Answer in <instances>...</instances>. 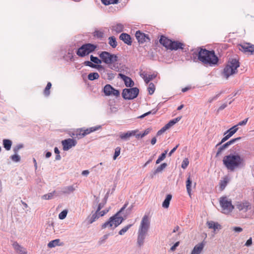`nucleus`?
Here are the masks:
<instances>
[{
	"instance_id": "obj_36",
	"label": "nucleus",
	"mask_w": 254,
	"mask_h": 254,
	"mask_svg": "<svg viewBox=\"0 0 254 254\" xmlns=\"http://www.w3.org/2000/svg\"><path fill=\"white\" fill-rule=\"evenodd\" d=\"M55 194H56V191L54 190L52 192L43 195L42 196V198L43 199H45V200L51 199L53 198V197Z\"/></svg>"
},
{
	"instance_id": "obj_61",
	"label": "nucleus",
	"mask_w": 254,
	"mask_h": 254,
	"mask_svg": "<svg viewBox=\"0 0 254 254\" xmlns=\"http://www.w3.org/2000/svg\"><path fill=\"white\" fill-rule=\"evenodd\" d=\"M150 132V130L149 129H146L144 131V132L141 135V138H142L144 136H145V135H146L147 134H148L149 133V132Z\"/></svg>"
},
{
	"instance_id": "obj_13",
	"label": "nucleus",
	"mask_w": 254,
	"mask_h": 254,
	"mask_svg": "<svg viewBox=\"0 0 254 254\" xmlns=\"http://www.w3.org/2000/svg\"><path fill=\"white\" fill-rule=\"evenodd\" d=\"M239 50L244 53L254 54V45L250 43H245L239 45Z\"/></svg>"
},
{
	"instance_id": "obj_39",
	"label": "nucleus",
	"mask_w": 254,
	"mask_h": 254,
	"mask_svg": "<svg viewBox=\"0 0 254 254\" xmlns=\"http://www.w3.org/2000/svg\"><path fill=\"white\" fill-rule=\"evenodd\" d=\"M52 84L51 82H48L47 84L46 87H45L44 91V94L45 96H48L50 94V89L51 88Z\"/></svg>"
},
{
	"instance_id": "obj_62",
	"label": "nucleus",
	"mask_w": 254,
	"mask_h": 254,
	"mask_svg": "<svg viewBox=\"0 0 254 254\" xmlns=\"http://www.w3.org/2000/svg\"><path fill=\"white\" fill-rule=\"evenodd\" d=\"M179 244V242H176L171 248V250L173 251H174L176 249V247L178 246Z\"/></svg>"
},
{
	"instance_id": "obj_8",
	"label": "nucleus",
	"mask_w": 254,
	"mask_h": 254,
	"mask_svg": "<svg viewBox=\"0 0 254 254\" xmlns=\"http://www.w3.org/2000/svg\"><path fill=\"white\" fill-rule=\"evenodd\" d=\"M99 57L102 61L109 66L117 62L118 57L116 55L112 54L108 52H102L99 54Z\"/></svg>"
},
{
	"instance_id": "obj_30",
	"label": "nucleus",
	"mask_w": 254,
	"mask_h": 254,
	"mask_svg": "<svg viewBox=\"0 0 254 254\" xmlns=\"http://www.w3.org/2000/svg\"><path fill=\"white\" fill-rule=\"evenodd\" d=\"M181 119V117H177L174 119H173L169 122L168 124H167L166 126V128H168V129L174 126L175 124L178 122Z\"/></svg>"
},
{
	"instance_id": "obj_20",
	"label": "nucleus",
	"mask_w": 254,
	"mask_h": 254,
	"mask_svg": "<svg viewBox=\"0 0 254 254\" xmlns=\"http://www.w3.org/2000/svg\"><path fill=\"white\" fill-rule=\"evenodd\" d=\"M138 131V130L128 131L127 132L120 134V137L122 139H128L130 137L135 135V133Z\"/></svg>"
},
{
	"instance_id": "obj_15",
	"label": "nucleus",
	"mask_w": 254,
	"mask_h": 254,
	"mask_svg": "<svg viewBox=\"0 0 254 254\" xmlns=\"http://www.w3.org/2000/svg\"><path fill=\"white\" fill-rule=\"evenodd\" d=\"M76 143V140L71 138H68L62 141L63 149L65 151L68 150L71 147L75 146Z\"/></svg>"
},
{
	"instance_id": "obj_19",
	"label": "nucleus",
	"mask_w": 254,
	"mask_h": 254,
	"mask_svg": "<svg viewBox=\"0 0 254 254\" xmlns=\"http://www.w3.org/2000/svg\"><path fill=\"white\" fill-rule=\"evenodd\" d=\"M119 38L120 40L124 41V42L128 45H131L132 43L131 38L129 35L127 33H122Z\"/></svg>"
},
{
	"instance_id": "obj_46",
	"label": "nucleus",
	"mask_w": 254,
	"mask_h": 254,
	"mask_svg": "<svg viewBox=\"0 0 254 254\" xmlns=\"http://www.w3.org/2000/svg\"><path fill=\"white\" fill-rule=\"evenodd\" d=\"M155 90V87L153 83H150L149 84L148 87V91L149 93V94L152 95L154 93V91Z\"/></svg>"
},
{
	"instance_id": "obj_55",
	"label": "nucleus",
	"mask_w": 254,
	"mask_h": 254,
	"mask_svg": "<svg viewBox=\"0 0 254 254\" xmlns=\"http://www.w3.org/2000/svg\"><path fill=\"white\" fill-rule=\"evenodd\" d=\"M248 119L249 118H247L246 119H245V120H244L243 121H241V122H240L238 124H237V127L238 126H244L245 125H246L248 121Z\"/></svg>"
},
{
	"instance_id": "obj_6",
	"label": "nucleus",
	"mask_w": 254,
	"mask_h": 254,
	"mask_svg": "<svg viewBox=\"0 0 254 254\" xmlns=\"http://www.w3.org/2000/svg\"><path fill=\"white\" fill-rule=\"evenodd\" d=\"M219 203L222 209L221 212L224 214H229L234 209L231 199L226 196L221 197L219 199Z\"/></svg>"
},
{
	"instance_id": "obj_26",
	"label": "nucleus",
	"mask_w": 254,
	"mask_h": 254,
	"mask_svg": "<svg viewBox=\"0 0 254 254\" xmlns=\"http://www.w3.org/2000/svg\"><path fill=\"white\" fill-rule=\"evenodd\" d=\"M124 25L122 24H117L112 27V31L116 32V33H121L123 31Z\"/></svg>"
},
{
	"instance_id": "obj_2",
	"label": "nucleus",
	"mask_w": 254,
	"mask_h": 254,
	"mask_svg": "<svg viewBox=\"0 0 254 254\" xmlns=\"http://www.w3.org/2000/svg\"><path fill=\"white\" fill-rule=\"evenodd\" d=\"M222 162L226 169L231 172L244 165V159L238 154L226 155L223 157Z\"/></svg>"
},
{
	"instance_id": "obj_22",
	"label": "nucleus",
	"mask_w": 254,
	"mask_h": 254,
	"mask_svg": "<svg viewBox=\"0 0 254 254\" xmlns=\"http://www.w3.org/2000/svg\"><path fill=\"white\" fill-rule=\"evenodd\" d=\"M140 76L143 78L145 83H148L150 80L155 78L156 75L154 74L147 75L146 73L143 72L140 73Z\"/></svg>"
},
{
	"instance_id": "obj_7",
	"label": "nucleus",
	"mask_w": 254,
	"mask_h": 254,
	"mask_svg": "<svg viewBox=\"0 0 254 254\" xmlns=\"http://www.w3.org/2000/svg\"><path fill=\"white\" fill-rule=\"evenodd\" d=\"M97 48V45L88 43L83 45L77 51L76 54L81 57H85L94 51Z\"/></svg>"
},
{
	"instance_id": "obj_43",
	"label": "nucleus",
	"mask_w": 254,
	"mask_h": 254,
	"mask_svg": "<svg viewBox=\"0 0 254 254\" xmlns=\"http://www.w3.org/2000/svg\"><path fill=\"white\" fill-rule=\"evenodd\" d=\"M168 152V150H165L157 159L156 161V164H159L161 161L163 160L166 158V154Z\"/></svg>"
},
{
	"instance_id": "obj_9",
	"label": "nucleus",
	"mask_w": 254,
	"mask_h": 254,
	"mask_svg": "<svg viewBox=\"0 0 254 254\" xmlns=\"http://www.w3.org/2000/svg\"><path fill=\"white\" fill-rule=\"evenodd\" d=\"M235 206L240 214L245 217L247 216V212L252 208L251 203L247 200L238 201L236 203Z\"/></svg>"
},
{
	"instance_id": "obj_60",
	"label": "nucleus",
	"mask_w": 254,
	"mask_h": 254,
	"mask_svg": "<svg viewBox=\"0 0 254 254\" xmlns=\"http://www.w3.org/2000/svg\"><path fill=\"white\" fill-rule=\"evenodd\" d=\"M233 230L236 232H241L243 230L242 228L239 227H235L233 228Z\"/></svg>"
},
{
	"instance_id": "obj_32",
	"label": "nucleus",
	"mask_w": 254,
	"mask_h": 254,
	"mask_svg": "<svg viewBox=\"0 0 254 254\" xmlns=\"http://www.w3.org/2000/svg\"><path fill=\"white\" fill-rule=\"evenodd\" d=\"M109 44L113 48H115L117 46V42L114 36L110 37L108 38Z\"/></svg>"
},
{
	"instance_id": "obj_54",
	"label": "nucleus",
	"mask_w": 254,
	"mask_h": 254,
	"mask_svg": "<svg viewBox=\"0 0 254 254\" xmlns=\"http://www.w3.org/2000/svg\"><path fill=\"white\" fill-rule=\"evenodd\" d=\"M168 128H166V126H165L164 127H163L160 130H159L157 134L158 135H161L162 133L164 132L167 129H168Z\"/></svg>"
},
{
	"instance_id": "obj_44",
	"label": "nucleus",
	"mask_w": 254,
	"mask_h": 254,
	"mask_svg": "<svg viewBox=\"0 0 254 254\" xmlns=\"http://www.w3.org/2000/svg\"><path fill=\"white\" fill-rule=\"evenodd\" d=\"M119 0H102V2L103 4L106 5H109L110 4L117 3Z\"/></svg>"
},
{
	"instance_id": "obj_42",
	"label": "nucleus",
	"mask_w": 254,
	"mask_h": 254,
	"mask_svg": "<svg viewBox=\"0 0 254 254\" xmlns=\"http://www.w3.org/2000/svg\"><path fill=\"white\" fill-rule=\"evenodd\" d=\"M90 60L92 62L97 64H101L102 62L101 59H99L97 57H94L92 55L90 56Z\"/></svg>"
},
{
	"instance_id": "obj_23",
	"label": "nucleus",
	"mask_w": 254,
	"mask_h": 254,
	"mask_svg": "<svg viewBox=\"0 0 254 254\" xmlns=\"http://www.w3.org/2000/svg\"><path fill=\"white\" fill-rule=\"evenodd\" d=\"M147 233L139 231L138 232L137 244L139 246L143 244L144 240Z\"/></svg>"
},
{
	"instance_id": "obj_29",
	"label": "nucleus",
	"mask_w": 254,
	"mask_h": 254,
	"mask_svg": "<svg viewBox=\"0 0 254 254\" xmlns=\"http://www.w3.org/2000/svg\"><path fill=\"white\" fill-rule=\"evenodd\" d=\"M172 198L171 194H168L162 203V206L164 208H168L169 206L170 201Z\"/></svg>"
},
{
	"instance_id": "obj_5",
	"label": "nucleus",
	"mask_w": 254,
	"mask_h": 254,
	"mask_svg": "<svg viewBox=\"0 0 254 254\" xmlns=\"http://www.w3.org/2000/svg\"><path fill=\"white\" fill-rule=\"evenodd\" d=\"M240 66V64L238 61L236 59H232L230 61L223 70V75L228 78L230 76L237 73V68Z\"/></svg>"
},
{
	"instance_id": "obj_50",
	"label": "nucleus",
	"mask_w": 254,
	"mask_h": 254,
	"mask_svg": "<svg viewBox=\"0 0 254 254\" xmlns=\"http://www.w3.org/2000/svg\"><path fill=\"white\" fill-rule=\"evenodd\" d=\"M230 137H231L230 136H229V134H227L226 135H225L222 139H221V141L219 143H218L217 145H216V147H217L218 146H219L220 145H221L222 143H223V142H224L225 141H226V140H227Z\"/></svg>"
},
{
	"instance_id": "obj_45",
	"label": "nucleus",
	"mask_w": 254,
	"mask_h": 254,
	"mask_svg": "<svg viewBox=\"0 0 254 254\" xmlns=\"http://www.w3.org/2000/svg\"><path fill=\"white\" fill-rule=\"evenodd\" d=\"M132 226V224L128 225L124 228H123L119 232V234L120 235H124Z\"/></svg>"
},
{
	"instance_id": "obj_64",
	"label": "nucleus",
	"mask_w": 254,
	"mask_h": 254,
	"mask_svg": "<svg viewBox=\"0 0 254 254\" xmlns=\"http://www.w3.org/2000/svg\"><path fill=\"white\" fill-rule=\"evenodd\" d=\"M156 137H153L151 139V143L152 145H154L156 143Z\"/></svg>"
},
{
	"instance_id": "obj_48",
	"label": "nucleus",
	"mask_w": 254,
	"mask_h": 254,
	"mask_svg": "<svg viewBox=\"0 0 254 254\" xmlns=\"http://www.w3.org/2000/svg\"><path fill=\"white\" fill-rule=\"evenodd\" d=\"M121 152V148L117 147L116 148L115 150L114 155L113 156V159L116 160L117 158L120 155Z\"/></svg>"
},
{
	"instance_id": "obj_25",
	"label": "nucleus",
	"mask_w": 254,
	"mask_h": 254,
	"mask_svg": "<svg viewBox=\"0 0 254 254\" xmlns=\"http://www.w3.org/2000/svg\"><path fill=\"white\" fill-rule=\"evenodd\" d=\"M207 224L209 229H213L214 231L221 228V226L218 223L212 221L207 222Z\"/></svg>"
},
{
	"instance_id": "obj_56",
	"label": "nucleus",
	"mask_w": 254,
	"mask_h": 254,
	"mask_svg": "<svg viewBox=\"0 0 254 254\" xmlns=\"http://www.w3.org/2000/svg\"><path fill=\"white\" fill-rule=\"evenodd\" d=\"M105 203H100L98 204L97 209L95 212H98L101 210V209L104 206Z\"/></svg>"
},
{
	"instance_id": "obj_31",
	"label": "nucleus",
	"mask_w": 254,
	"mask_h": 254,
	"mask_svg": "<svg viewBox=\"0 0 254 254\" xmlns=\"http://www.w3.org/2000/svg\"><path fill=\"white\" fill-rule=\"evenodd\" d=\"M238 129V128L237 127V126H234L227 131H226V132H225L224 135H226L227 133H228L229 136L231 137L235 132H236Z\"/></svg>"
},
{
	"instance_id": "obj_52",
	"label": "nucleus",
	"mask_w": 254,
	"mask_h": 254,
	"mask_svg": "<svg viewBox=\"0 0 254 254\" xmlns=\"http://www.w3.org/2000/svg\"><path fill=\"white\" fill-rule=\"evenodd\" d=\"M167 166V164L165 163H164L160 165L156 169V172H159L163 170L164 168H166Z\"/></svg>"
},
{
	"instance_id": "obj_12",
	"label": "nucleus",
	"mask_w": 254,
	"mask_h": 254,
	"mask_svg": "<svg viewBox=\"0 0 254 254\" xmlns=\"http://www.w3.org/2000/svg\"><path fill=\"white\" fill-rule=\"evenodd\" d=\"M103 92L106 96H114L118 97L120 96V91L113 88L110 84H106L103 88Z\"/></svg>"
},
{
	"instance_id": "obj_21",
	"label": "nucleus",
	"mask_w": 254,
	"mask_h": 254,
	"mask_svg": "<svg viewBox=\"0 0 254 254\" xmlns=\"http://www.w3.org/2000/svg\"><path fill=\"white\" fill-rule=\"evenodd\" d=\"M204 246L203 243H199L194 246L190 254H199L202 251Z\"/></svg>"
},
{
	"instance_id": "obj_38",
	"label": "nucleus",
	"mask_w": 254,
	"mask_h": 254,
	"mask_svg": "<svg viewBox=\"0 0 254 254\" xmlns=\"http://www.w3.org/2000/svg\"><path fill=\"white\" fill-rule=\"evenodd\" d=\"M93 36L98 38L101 39L104 36V32L101 30H95L93 33Z\"/></svg>"
},
{
	"instance_id": "obj_16",
	"label": "nucleus",
	"mask_w": 254,
	"mask_h": 254,
	"mask_svg": "<svg viewBox=\"0 0 254 254\" xmlns=\"http://www.w3.org/2000/svg\"><path fill=\"white\" fill-rule=\"evenodd\" d=\"M241 139V137H239L236 138L232 139L230 140V141L227 142L223 145H221L218 148L217 152L216 154V156L218 157L220 155L222 154V151L226 148H227L230 145L233 144L234 142H235L236 141L240 140Z\"/></svg>"
},
{
	"instance_id": "obj_1",
	"label": "nucleus",
	"mask_w": 254,
	"mask_h": 254,
	"mask_svg": "<svg viewBox=\"0 0 254 254\" xmlns=\"http://www.w3.org/2000/svg\"><path fill=\"white\" fill-rule=\"evenodd\" d=\"M197 59L204 65L212 66L217 64L218 58L216 56L214 51H208L205 49L198 48L196 53L193 54Z\"/></svg>"
},
{
	"instance_id": "obj_14",
	"label": "nucleus",
	"mask_w": 254,
	"mask_h": 254,
	"mask_svg": "<svg viewBox=\"0 0 254 254\" xmlns=\"http://www.w3.org/2000/svg\"><path fill=\"white\" fill-rule=\"evenodd\" d=\"M110 208H108L105 209L102 211L100 210L98 212H95L91 216L90 219L89 220V222L90 224L92 223L93 222L95 221L97 219H98L100 217H102L106 214L110 210Z\"/></svg>"
},
{
	"instance_id": "obj_57",
	"label": "nucleus",
	"mask_w": 254,
	"mask_h": 254,
	"mask_svg": "<svg viewBox=\"0 0 254 254\" xmlns=\"http://www.w3.org/2000/svg\"><path fill=\"white\" fill-rule=\"evenodd\" d=\"M179 144L177 145L174 148H173L170 152L169 153L168 155L169 156H171L172 154L176 150L177 148L179 147Z\"/></svg>"
},
{
	"instance_id": "obj_17",
	"label": "nucleus",
	"mask_w": 254,
	"mask_h": 254,
	"mask_svg": "<svg viewBox=\"0 0 254 254\" xmlns=\"http://www.w3.org/2000/svg\"><path fill=\"white\" fill-rule=\"evenodd\" d=\"M135 37L138 42L140 43L149 41V38L147 35L141 32L140 31H137L135 33Z\"/></svg>"
},
{
	"instance_id": "obj_51",
	"label": "nucleus",
	"mask_w": 254,
	"mask_h": 254,
	"mask_svg": "<svg viewBox=\"0 0 254 254\" xmlns=\"http://www.w3.org/2000/svg\"><path fill=\"white\" fill-rule=\"evenodd\" d=\"M10 158L13 161L16 162L19 161L20 159V157L17 154H14L11 156Z\"/></svg>"
},
{
	"instance_id": "obj_27",
	"label": "nucleus",
	"mask_w": 254,
	"mask_h": 254,
	"mask_svg": "<svg viewBox=\"0 0 254 254\" xmlns=\"http://www.w3.org/2000/svg\"><path fill=\"white\" fill-rule=\"evenodd\" d=\"M229 181V179L228 178V177L227 176H225L223 178V180L220 181L219 185L221 190H223L225 189Z\"/></svg>"
},
{
	"instance_id": "obj_10",
	"label": "nucleus",
	"mask_w": 254,
	"mask_h": 254,
	"mask_svg": "<svg viewBox=\"0 0 254 254\" xmlns=\"http://www.w3.org/2000/svg\"><path fill=\"white\" fill-rule=\"evenodd\" d=\"M139 93V89L136 87L129 89H124L122 96L125 99L131 100L136 98Z\"/></svg>"
},
{
	"instance_id": "obj_49",
	"label": "nucleus",
	"mask_w": 254,
	"mask_h": 254,
	"mask_svg": "<svg viewBox=\"0 0 254 254\" xmlns=\"http://www.w3.org/2000/svg\"><path fill=\"white\" fill-rule=\"evenodd\" d=\"M67 214V210H64L62 211L59 215V219H60L61 220L64 219L66 217Z\"/></svg>"
},
{
	"instance_id": "obj_35",
	"label": "nucleus",
	"mask_w": 254,
	"mask_h": 254,
	"mask_svg": "<svg viewBox=\"0 0 254 254\" xmlns=\"http://www.w3.org/2000/svg\"><path fill=\"white\" fill-rule=\"evenodd\" d=\"M3 146L6 150H9L11 148L12 142L9 139H4L3 140Z\"/></svg>"
},
{
	"instance_id": "obj_34",
	"label": "nucleus",
	"mask_w": 254,
	"mask_h": 254,
	"mask_svg": "<svg viewBox=\"0 0 254 254\" xmlns=\"http://www.w3.org/2000/svg\"><path fill=\"white\" fill-rule=\"evenodd\" d=\"M99 127H91L86 129L83 128L84 136L89 134V133L97 130Z\"/></svg>"
},
{
	"instance_id": "obj_59",
	"label": "nucleus",
	"mask_w": 254,
	"mask_h": 254,
	"mask_svg": "<svg viewBox=\"0 0 254 254\" xmlns=\"http://www.w3.org/2000/svg\"><path fill=\"white\" fill-rule=\"evenodd\" d=\"M252 244V239L250 238L248 240L245 244V246L247 247L250 246Z\"/></svg>"
},
{
	"instance_id": "obj_11",
	"label": "nucleus",
	"mask_w": 254,
	"mask_h": 254,
	"mask_svg": "<svg viewBox=\"0 0 254 254\" xmlns=\"http://www.w3.org/2000/svg\"><path fill=\"white\" fill-rule=\"evenodd\" d=\"M150 224V221L149 214H145L142 218L138 231L147 233Z\"/></svg>"
},
{
	"instance_id": "obj_33",
	"label": "nucleus",
	"mask_w": 254,
	"mask_h": 254,
	"mask_svg": "<svg viewBox=\"0 0 254 254\" xmlns=\"http://www.w3.org/2000/svg\"><path fill=\"white\" fill-rule=\"evenodd\" d=\"M73 135L78 138L83 137L84 136L83 134V128L77 129L73 133Z\"/></svg>"
},
{
	"instance_id": "obj_4",
	"label": "nucleus",
	"mask_w": 254,
	"mask_h": 254,
	"mask_svg": "<svg viewBox=\"0 0 254 254\" xmlns=\"http://www.w3.org/2000/svg\"><path fill=\"white\" fill-rule=\"evenodd\" d=\"M127 206V204H125L119 212L111 217L108 221L103 223L101 226L102 229H104L107 227L115 228L120 225L123 221L124 218L120 216V214L126 208Z\"/></svg>"
},
{
	"instance_id": "obj_41",
	"label": "nucleus",
	"mask_w": 254,
	"mask_h": 254,
	"mask_svg": "<svg viewBox=\"0 0 254 254\" xmlns=\"http://www.w3.org/2000/svg\"><path fill=\"white\" fill-rule=\"evenodd\" d=\"M84 64L86 66H88L92 68H98L99 67H101V65L95 64L89 61H85Z\"/></svg>"
},
{
	"instance_id": "obj_58",
	"label": "nucleus",
	"mask_w": 254,
	"mask_h": 254,
	"mask_svg": "<svg viewBox=\"0 0 254 254\" xmlns=\"http://www.w3.org/2000/svg\"><path fill=\"white\" fill-rule=\"evenodd\" d=\"M109 234H106L103 236L102 239L99 241L100 244L103 243L108 238Z\"/></svg>"
},
{
	"instance_id": "obj_18",
	"label": "nucleus",
	"mask_w": 254,
	"mask_h": 254,
	"mask_svg": "<svg viewBox=\"0 0 254 254\" xmlns=\"http://www.w3.org/2000/svg\"><path fill=\"white\" fill-rule=\"evenodd\" d=\"M119 76L124 80L127 87H132L133 86L134 82L130 77L122 73H119Z\"/></svg>"
},
{
	"instance_id": "obj_3",
	"label": "nucleus",
	"mask_w": 254,
	"mask_h": 254,
	"mask_svg": "<svg viewBox=\"0 0 254 254\" xmlns=\"http://www.w3.org/2000/svg\"><path fill=\"white\" fill-rule=\"evenodd\" d=\"M160 43L167 49L171 51H176L179 49L183 50L185 46V44L179 41H172L164 36H161L159 39Z\"/></svg>"
},
{
	"instance_id": "obj_24",
	"label": "nucleus",
	"mask_w": 254,
	"mask_h": 254,
	"mask_svg": "<svg viewBox=\"0 0 254 254\" xmlns=\"http://www.w3.org/2000/svg\"><path fill=\"white\" fill-rule=\"evenodd\" d=\"M192 185V180L190 176L187 178L186 181V189L187 192L189 195L190 196L191 192V186Z\"/></svg>"
},
{
	"instance_id": "obj_40",
	"label": "nucleus",
	"mask_w": 254,
	"mask_h": 254,
	"mask_svg": "<svg viewBox=\"0 0 254 254\" xmlns=\"http://www.w3.org/2000/svg\"><path fill=\"white\" fill-rule=\"evenodd\" d=\"M74 188L72 186H68L64 188L63 193H69L74 190Z\"/></svg>"
},
{
	"instance_id": "obj_37",
	"label": "nucleus",
	"mask_w": 254,
	"mask_h": 254,
	"mask_svg": "<svg viewBox=\"0 0 254 254\" xmlns=\"http://www.w3.org/2000/svg\"><path fill=\"white\" fill-rule=\"evenodd\" d=\"M99 78V75L97 72H91L88 75V78L90 80L97 79Z\"/></svg>"
},
{
	"instance_id": "obj_63",
	"label": "nucleus",
	"mask_w": 254,
	"mask_h": 254,
	"mask_svg": "<svg viewBox=\"0 0 254 254\" xmlns=\"http://www.w3.org/2000/svg\"><path fill=\"white\" fill-rule=\"evenodd\" d=\"M22 145H18L14 149V151L15 153H17L18 152V151L21 148H22Z\"/></svg>"
},
{
	"instance_id": "obj_47",
	"label": "nucleus",
	"mask_w": 254,
	"mask_h": 254,
	"mask_svg": "<svg viewBox=\"0 0 254 254\" xmlns=\"http://www.w3.org/2000/svg\"><path fill=\"white\" fill-rule=\"evenodd\" d=\"M189 164V160L188 158H185L182 163L181 167L183 169H185Z\"/></svg>"
},
{
	"instance_id": "obj_28",
	"label": "nucleus",
	"mask_w": 254,
	"mask_h": 254,
	"mask_svg": "<svg viewBox=\"0 0 254 254\" xmlns=\"http://www.w3.org/2000/svg\"><path fill=\"white\" fill-rule=\"evenodd\" d=\"M63 245V243H60V239H56L50 242L48 244V246L49 248H53L57 246H62Z\"/></svg>"
},
{
	"instance_id": "obj_53",
	"label": "nucleus",
	"mask_w": 254,
	"mask_h": 254,
	"mask_svg": "<svg viewBox=\"0 0 254 254\" xmlns=\"http://www.w3.org/2000/svg\"><path fill=\"white\" fill-rule=\"evenodd\" d=\"M13 246L14 249L16 250V251H19L20 252H22V251L23 248H22L17 243H14L13 244Z\"/></svg>"
}]
</instances>
